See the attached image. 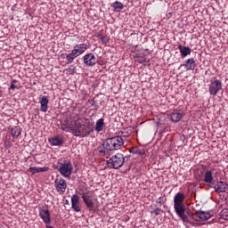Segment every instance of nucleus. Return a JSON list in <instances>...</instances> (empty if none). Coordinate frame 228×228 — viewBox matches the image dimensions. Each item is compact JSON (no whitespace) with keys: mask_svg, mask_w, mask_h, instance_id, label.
Here are the masks:
<instances>
[{"mask_svg":"<svg viewBox=\"0 0 228 228\" xmlns=\"http://www.w3.org/2000/svg\"><path fill=\"white\" fill-rule=\"evenodd\" d=\"M111 143H124V137L115 136L110 139Z\"/></svg>","mask_w":228,"mask_h":228,"instance_id":"393cba45","label":"nucleus"},{"mask_svg":"<svg viewBox=\"0 0 228 228\" xmlns=\"http://www.w3.org/2000/svg\"><path fill=\"white\" fill-rule=\"evenodd\" d=\"M103 37H104V30H101V31L97 34V37L99 38V40H101Z\"/></svg>","mask_w":228,"mask_h":228,"instance_id":"7c9ffc66","label":"nucleus"},{"mask_svg":"<svg viewBox=\"0 0 228 228\" xmlns=\"http://www.w3.org/2000/svg\"><path fill=\"white\" fill-rule=\"evenodd\" d=\"M52 145H60V143H53Z\"/></svg>","mask_w":228,"mask_h":228,"instance_id":"f704fd0d","label":"nucleus"},{"mask_svg":"<svg viewBox=\"0 0 228 228\" xmlns=\"http://www.w3.org/2000/svg\"><path fill=\"white\" fill-rule=\"evenodd\" d=\"M49 170V167H29L28 172H31L32 175H35V174H40V172H47Z\"/></svg>","mask_w":228,"mask_h":228,"instance_id":"aec40b11","label":"nucleus"},{"mask_svg":"<svg viewBox=\"0 0 228 228\" xmlns=\"http://www.w3.org/2000/svg\"><path fill=\"white\" fill-rule=\"evenodd\" d=\"M198 174H200V175H203V181L206 183L207 186H211V184H213L215 178L213 177V172H211V170L204 172V169H201L198 171Z\"/></svg>","mask_w":228,"mask_h":228,"instance_id":"6e6552de","label":"nucleus"},{"mask_svg":"<svg viewBox=\"0 0 228 228\" xmlns=\"http://www.w3.org/2000/svg\"><path fill=\"white\" fill-rule=\"evenodd\" d=\"M59 172L64 177H70V175H72V164L69 161H65L63 164H61Z\"/></svg>","mask_w":228,"mask_h":228,"instance_id":"0eeeda50","label":"nucleus"},{"mask_svg":"<svg viewBox=\"0 0 228 228\" xmlns=\"http://www.w3.org/2000/svg\"><path fill=\"white\" fill-rule=\"evenodd\" d=\"M82 119H77L73 121L69 126H62V130L67 133H72L76 136H85V134H90V130L86 128V126L82 124Z\"/></svg>","mask_w":228,"mask_h":228,"instance_id":"f257e3e1","label":"nucleus"},{"mask_svg":"<svg viewBox=\"0 0 228 228\" xmlns=\"http://www.w3.org/2000/svg\"><path fill=\"white\" fill-rule=\"evenodd\" d=\"M48 142L50 143H63V139H61L60 136H53L48 139Z\"/></svg>","mask_w":228,"mask_h":228,"instance_id":"b1692460","label":"nucleus"},{"mask_svg":"<svg viewBox=\"0 0 228 228\" xmlns=\"http://www.w3.org/2000/svg\"><path fill=\"white\" fill-rule=\"evenodd\" d=\"M54 184L58 193H65L67 190V182L63 178L57 177L55 179Z\"/></svg>","mask_w":228,"mask_h":228,"instance_id":"9b49d317","label":"nucleus"},{"mask_svg":"<svg viewBox=\"0 0 228 228\" xmlns=\"http://www.w3.org/2000/svg\"><path fill=\"white\" fill-rule=\"evenodd\" d=\"M86 49H88V45L82 43L79 45H76L74 46V49L71 51L70 53L66 54V60L68 61V64L72 63L77 56H81L84 53L86 52Z\"/></svg>","mask_w":228,"mask_h":228,"instance_id":"7ed1b4c3","label":"nucleus"},{"mask_svg":"<svg viewBox=\"0 0 228 228\" xmlns=\"http://www.w3.org/2000/svg\"><path fill=\"white\" fill-rule=\"evenodd\" d=\"M39 102L41 104L40 110L44 113L47 112V110H49V99H47V96H43Z\"/></svg>","mask_w":228,"mask_h":228,"instance_id":"a211bd4d","label":"nucleus"},{"mask_svg":"<svg viewBox=\"0 0 228 228\" xmlns=\"http://www.w3.org/2000/svg\"><path fill=\"white\" fill-rule=\"evenodd\" d=\"M187 216L190 218V222L192 220H196V222H204L206 220H209L211 218V214L209 212H205V211H196L195 214H191L189 211L186 212Z\"/></svg>","mask_w":228,"mask_h":228,"instance_id":"39448f33","label":"nucleus"},{"mask_svg":"<svg viewBox=\"0 0 228 228\" xmlns=\"http://www.w3.org/2000/svg\"><path fill=\"white\" fill-rule=\"evenodd\" d=\"M20 88V86L19 81L12 80V84H11V86H10V89L11 90H15V89L19 90Z\"/></svg>","mask_w":228,"mask_h":228,"instance_id":"a878e982","label":"nucleus"},{"mask_svg":"<svg viewBox=\"0 0 228 228\" xmlns=\"http://www.w3.org/2000/svg\"><path fill=\"white\" fill-rule=\"evenodd\" d=\"M20 133H22L20 126H12L11 128V134L13 138H19V136H20Z\"/></svg>","mask_w":228,"mask_h":228,"instance_id":"4be33fe9","label":"nucleus"},{"mask_svg":"<svg viewBox=\"0 0 228 228\" xmlns=\"http://www.w3.org/2000/svg\"><path fill=\"white\" fill-rule=\"evenodd\" d=\"M181 67H184L186 70H195V69H197V62L195 61V59L190 58L186 60Z\"/></svg>","mask_w":228,"mask_h":228,"instance_id":"dca6fc26","label":"nucleus"},{"mask_svg":"<svg viewBox=\"0 0 228 228\" xmlns=\"http://www.w3.org/2000/svg\"><path fill=\"white\" fill-rule=\"evenodd\" d=\"M183 112H180L179 110H174L170 115L172 122H179L183 118Z\"/></svg>","mask_w":228,"mask_h":228,"instance_id":"6ab92c4d","label":"nucleus"},{"mask_svg":"<svg viewBox=\"0 0 228 228\" xmlns=\"http://www.w3.org/2000/svg\"><path fill=\"white\" fill-rule=\"evenodd\" d=\"M184 194L178 192L174 199L175 211L176 215L183 220V222H190V216L186 213V208L183 202H184Z\"/></svg>","mask_w":228,"mask_h":228,"instance_id":"f03ea898","label":"nucleus"},{"mask_svg":"<svg viewBox=\"0 0 228 228\" xmlns=\"http://www.w3.org/2000/svg\"><path fill=\"white\" fill-rule=\"evenodd\" d=\"M84 63L87 65V67H94L97 63V58L94 53H87L84 56Z\"/></svg>","mask_w":228,"mask_h":228,"instance_id":"f8f14e48","label":"nucleus"},{"mask_svg":"<svg viewBox=\"0 0 228 228\" xmlns=\"http://www.w3.org/2000/svg\"><path fill=\"white\" fill-rule=\"evenodd\" d=\"M89 102H90V103L94 102V100H91V101L89 100Z\"/></svg>","mask_w":228,"mask_h":228,"instance_id":"c9c22d12","label":"nucleus"},{"mask_svg":"<svg viewBox=\"0 0 228 228\" xmlns=\"http://www.w3.org/2000/svg\"><path fill=\"white\" fill-rule=\"evenodd\" d=\"M122 145H124V143H102L101 146L97 148V151L100 154H106L109 151H118Z\"/></svg>","mask_w":228,"mask_h":228,"instance_id":"423d86ee","label":"nucleus"},{"mask_svg":"<svg viewBox=\"0 0 228 228\" xmlns=\"http://www.w3.org/2000/svg\"><path fill=\"white\" fill-rule=\"evenodd\" d=\"M46 228H53L52 225L47 224Z\"/></svg>","mask_w":228,"mask_h":228,"instance_id":"72a5a7b5","label":"nucleus"},{"mask_svg":"<svg viewBox=\"0 0 228 228\" xmlns=\"http://www.w3.org/2000/svg\"><path fill=\"white\" fill-rule=\"evenodd\" d=\"M132 154H138V156H145V150H140L137 147L130 148Z\"/></svg>","mask_w":228,"mask_h":228,"instance_id":"5701e85b","label":"nucleus"},{"mask_svg":"<svg viewBox=\"0 0 228 228\" xmlns=\"http://www.w3.org/2000/svg\"><path fill=\"white\" fill-rule=\"evenodd\" d=\"M0 97H3V90H1V86H0Z\"/></svg>","mask_w":228,"mask_h":228,"instance_id":"473e14b6","label":"nucleus"},{"mask_svg":"<svg viewBox=\"0 0 228 228\" xmlns=\"http://www.w3.org/2000/svg\"><path fill=\"white\" fill-rule=\"evenodd\" d=\"M227 209L223 210L222 215H221V218H223V220H228V216H224V213H227Z\"/></svg>","mask_w":228,"mask_h":228,"instance_id":"2f4dec72","label":"nucleus"},{"mask_svg":"<svg viewBox=\"0 0 228 228\" xmlns=\"http://www.w3.org/2000/svg\"><path fill=\"white\" fill-rule=\"evenodd\" d=\"M80 195L82 196L86 208H89V211H94V200H92V192H82Z\"/></svg>","mask_w":228,"mask_h":228,"instance_id":"9d476101","label":"nucleus"},{"mask_svg":"<svg viewBox=\"0 0 228 228\" xmlns=\"http://www.w3.org/2000/svg\"><path fill=\"white\" fill-rule=\"evenodd\" d=\"M182 58H186L189 54H191V48L188 46H183V45H178Z\"/></svg>","mask_w":228,"mask_h":228,"instance_id":"f3484780","label":"nucleus"},{"mask_svg":"<svg viewBox=\"0 0 228 228\" xmlns=\"http://www.w3.org/2000/svg\"><path fill=\"white\" fill-rule=\"evenodd\" d=\"M136 61L137 63H145V61H147V59L143 56H137Z\"/></svg>","mask_w":228,"mask_h":228,"instance_id":"cd10ccee","label":"nucleus"},{"mask_svg":"<svg viewBox=\"0 0 228 228\" xmlns=\"http://www.w3.org/2000/svg\"><path fill=\"white\" fill-rule=\"evenodd\" d=\"M221 89H222V81L216 79L210 83L208 92L210 95H213L215 97L218 94V92Z\"/></svg>","mask_w":228,"mask_h":228,"instance_id":"1a4fd4ad","label":"nucleus"},{"mask_svg":"<svg viewBox=\"0 0 228 228\" xmlns=\"http://www.w3.org/2000/svg\"><path fill=\"white\" fill-rule=\"evenodd\" d=\"M100 40L102 44H107L110 41V38H108L107 36H103Z\"/></svg>","mask_w":228,"mask_h":228,"instance_id":"c756f323","label":"nucleus"},{"mask_svg":"<svg viewBox=\"0 0 228 228\" xmlns=\"http://www.w3.org/2000/svg\"><path fill=\"white\" fill-rule=\"evenodd\" d=\"M214 189L216 193H225L228 190V184L225 182L219 181L214 185Z\"/></svg>","mask_w":228,"mask_h":228,"instance_id":"4468645a","label":"nucleus"},{"mask_svg":"<svg viewBox=\"0 0 228 228\" xmlns=\"http://www.w3.org/2000/svg\"><path fill=\"white\" fill-rule=\"evenodd\" d=\"M113 8H115V10H122L124 8V4L120 2H115L113 3Z\"/></svg>","mask_w":228,"mask_h":228,"instance_id":"bb28decb","label":"nucleus"},{"mask_svg":"<svg viewBox=\"0 0 228 228\" xmlns=\"http://www.w3.org/2000/svg\"><path fill=\"white\" fill-rule=\"evenodd\" d=\"M102 129H104V118H100L96 121L94 131H96V133H101Z\"/></svg>","mask_w":228,"mask_h":228,"instance_id":"412c9836","label":"nucleus"},{"mask_svg":"<svg viewBox=\"0 0 228 228\" xmlns=\"http://www.w3.org/2000/svg\"><path fill=\"white\" fill-rule=\"evenodd\" d=\"M39 216L42 218L43 222L46 224H51V214L49 213V209H39Z\"/></svg>","mask_w":228,"mask_h":228,"instance_id":"ddd939ff","label":"nucleus"},{"mask_svg":"<svg viewBox=\"0 0 228 228\" xmlns=\"http://www.w3.org/2000/svg\"><path fill=\"white\" fill-rule=\"evenodd\" d=\"M71 208L76 211V213H79L81 211V206L79 204V196L77 194H74L71 197Z\"/></svg>","mask_w":228,"mask_h":228,"instance_id":"2eb2a0df","label":"nucleus"},{"mask_svg":"<svg viewBox=\"0 0 228 228\" xmlns=\"http://www.w3.org/2000/svg\"><path fill=\"white\" fill-rule=\"evenodd\" d=\"M154 215H156V216L161 215V213H163V210H161L160 208H156L155 210H153Z\"/></svg>","mask_w":228,"mask_h":228,"instance_id":"c85d7f7f","label":"nucleus"},{"mask_svg":"<svg viewBox=\"0 0 228 228\" xmlns=\"http://www.w3.org/2000/svg\"><path fill=\"white\" fill-rule=\"evenodd\" d=\"M126 161V159L124 158V155L122 153H117L116 155L112 156L109 160H107V165L109 168H120L124 162Z\"/></svg>","mask_w":228,"mask_h":228,"instance_id":"20e7f679","label":"nucleus"}]
</instances>
